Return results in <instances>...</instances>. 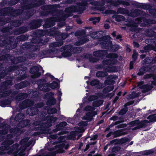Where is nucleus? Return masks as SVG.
Masks as SVG:
<instances>
[{
    "mask_svg": "<svg viewBox=\"0 0 156 156\" xmlns=\"http://www.w3.org/2000/svg\"><path fill=\"white\" fill-rule=\"evenodd\" d=\"M8 61L12 65H16L20 63V56L15 57L7 53L5 49L0 50V61Z\"/></svg>",
    "mask_w": 156,
    "mask_h": 156,
    "instance_id": "obj_1",
    "label": "nucleus"
},
{
    "mask_svg": "<svg viewBox=\"0 0 156 156\" xmlns=\"http://www.w3.org/2000/svg\"><path fill=\"white\" fill-rule=\"evenodd\" d=\"M6 16L10 17L20 16V9L15 10L12 8L8 7L0 9V16Z\"/></svg>",
    "mask_w": 156,
    "mask_h": 156,
    "instance_id": "obj_2",
    "label": "nucleus"
},
{
    "mask_svg": "<svg viewBox=\"0 0 156 156\" xmlns=\"http://www.w3.org/2000/svg\"><path fill=\"white\" fill-rule=\"evenodd\" d=\"M93 33L94 34H93L92 35H94L95 36L94 38L95 39H98L102 48L104 49H107L108 50L111 45H112V42L110 40H108L107 36L102 35V36L99 37L98 35V33L97 32Z\"/></svg>",
    "mask_w": 156,
    "mask_h": 156,
    "instance_id": "obj_3",
    "label": "nucleus"
},
{
    "mask_svg": "<svg viewBox=\"0 0 156 156\" xmlns=\"http://www.w3.org/2000/svg\"><path fill=\"white\" fill-rule=\"evenodd\" d=\"M17 43L15 40L14 36H9L6 39L2 41L0 44L1 46H5L6 49L9 50H12L16 48Z\"/></svg>",
    "mask_w": 156,
    "mask_h": 156,
    "instance_id": "obj_4",
    "label": "nucleus"
},
{
    "mask_svg": "<svg viewBox=\"0 0 156 156\" xmlns=\"http://www.w3.org/2000/svg\"><path fill=\"white\" fill-rule=\"evenodd\" d=\"M49 87L52 89L59 88L60 85L56 81H54L51 83L49 84L48 83H44L40 84L38 86L39 89L44 92H47L50 90Z\"/></svg>",
    "mask_w": 156,
    "mask_h": 156,
    "instance_id": "obj_5",
    "label": "nucleus"
},
{
    "mask_svg": "<svg viewBox=\"0 0 156 156\" xmlns=\"http://www.w3.org/2000/svg\"><path fill=\"white\" fill-rule=\"evenodd\" d=\"M10 122H12L11 124L12 126L15 125L13 124V122H16L17 127L11 128L9 130L10 132L12 134H16L17 133H20V113L17 114L14 117L12 115L10 118Z\"/></svg>",
    "mask_w": 156,
    "mask_h": 156,
    "instance_id": "obj_6",
    "label": "nucleus"
},
{
    "mask_svg": "<svg viewBox=\"0 0 156 156\" xmlns=\"http://www.w3.org/2000/svg\"><path fill=\"white\" fill-rule=\"evenodd\" d=\"M59 51L62 52L61 55L58 56L59 58H61L62 57L64 58L69 57L72 54L73 48L70 44L62 46L60 49Z\"/></svg>",
    "mask_w": 156,
    "mask_h": 156,
    "instance_id": "obj_7",
    "label": "nucleus"
},
{
    "mask_svg": "<svg viewBox=\"0 0 156 156\" xmlns=\"http://www.w3.org/2000/svg\"><path fill=\"white\" fill-rule=\"evenodd\" d=\"M51 36L55 37V40L59 42H62L63 44V40L66 39V37L63 38V35L59 31H58L55 27L51 29L49 32Z\"/></svg>",
    "mask_w": 156,
    "mask_h": 156,
    "instance_id": "obj_8",
    "label": "nucleus"
},
{
    "mask_svg": "<svg viewBox=\"0 0 156 156\" xmlns=\"http://www.w3.org/2000/svg\"><path fill=\"white\" fill-rule=\"evenodd\" d=\"M58 18L57 17H51L47 18L44 20L45 23L43 25L44 29L52 27L55 25V22L58 21Z\"/></svg>",
    "mask_w": 156,
    "mask_h": 156,
    "instance_id": "obj_9",
    "label": "nucleus"
},
{
    "mask_svg": "<svg viewBox=\"0 0 156 156\" xmlns=\"http://www.w3.org/2000/svg\"><path fill=\"white\" fill-rule=\"evenodd\" d=\"M43 20L36 19L32 20L28 24V27L30 30L36 29L40 27L42 25Z\"/></svg>",
    "mask_w": 156,
    "mask_h": 156,
    "instance_id": "obj_10",
    "label": "nucleus"
},
{
    "mask_svg": "<svg viewBox=\"0 0 156 156\" xmlns=\"http://www.w3.org/2000/svg\"><path fill=\"white\" fill-rule=\"evenodd\" d=\"M44 1L41 0L37 1L36 2H32L30 3H27L23 6L24 9L30 10V9L34 8L37 7L42 5Z\"/></svg>",
    "mask_w": 156,
    "mask_h": 156,
    "instance_id": "obj_11",
    "label": "nucleus"
},
{
    "mask_svg": "<svg viewBox=\"0 0 156 156\" xmlns=\"http://www.w3.org/2000/svg\"><path fill=\"white\" fill-rule=\"evenodd\" d=\"M19 144H16L13 145L10 149L8 151V154H12V156H20V148H18Z\"/></svg>",
    "mask_w": 156,
    "mask_h": 156,
    "instance_id": "obj_12",
    "label": "nucleus"
},
{
    "mask_svg": "<svg viewBox=\"0 0 156 156\" xmlns=\"http://www.w3.org/2000/svg\"><path fill=\"white\" fill-rule=\"evenodd\" d=\"M39 68L37 66H34L30 69V72L31 74H33L31 76L32 78H37L40 77L41 75V72H39Z\"/></svg>",
    "mask_w": 156,
    "mask_h": 156,
    "instance_id": "obj_13",
    "label": "nucleus"
},
{
    "mask_svg": "<svg viewBox=\"0 0 156 156\" xmlns=\"http://www.w3.org/2000/svg\"><path fill=\"white\" fill-rule=\"evenodd\" d=\"M138 20L141 22H143L147 26H149L151 24H154L156 23V21L154 20L147 19L144 17H141L137 18Z\"/></svg>",
    "mask_w": 156,
    "mask_h": 156,
    "instance_id": "obj_14",
    "label": "nucleus"
},
{
    "mask_svg": "<svg viewBox=\"0 0 156 156\" xmlns=\"http://www.w3.org/2000/svg\"><path fill=\"white\" fill-rule=\"evenodd\" d=\"M22 66L20 64V81L25 79L29 77L27 73V69L26 67L22 68Z\"/></svg>",
    "mask_w": 156,
    "mask_h": 156,
    "instance_id": "obj_15",
    "label": "nucleus"
},
{
    "mask_svg": "<svg viewBox=\"0 0 156 156\" xmlns=\"http://www.w3.org/2000/svg\"><path fill=\"white\" fill-rule=\"evenodd\" d=\"M33 102L29 99H26L20 103V110L27 108L33 105Z\"/></svg>",
    "mask_w": 156,
    "mask_h": 156,
    "instance_id": "obj_16",
    "label": "nucleus"
},
{
    "mask_svg": "<svg viewBox=\"0 0 156 156\" xmlns=\"http://www.w3.org/2000/svg\"><path fill=\"white\" fill-rule=\"evenodd\" d=\"M143 12L139 9H132L129 12V16L133 17H135L141 15L144 16Z\"/></svg>",
    "mask_w": 156,
    "mask_h": 156,
    "instance_id": "obj_17",
    "label": "nucleus"
},
{
    "mask_svg": "<svg viewBox=\"0 0 156 156\" xmlns=\"http://www.w3.org/2000/svg\"><path fill=\"white\" fill-rule=\"evenodd\" d=\"M55 52V50L52 49L43 50L40 51L38 54L39 57L43 58L46 57V56L48 54Z\"/></svg>",
    "mask_w": 156,
    "mask_h": 156,
    "instance_id": "obj_18",
    "label": "nucleus"
},
{
    "mask_svg": "<svg viewBox=\"0 0 156 156\" xmlns=\"http://www.w3.org/2000/svg\"><path fill=\"white\" fill-rule=\"evenodd\" d=\"M156 63V57L153 58L151 57H147L142 61V63L145 65H151Z\"/></svg>",
    "mask_w": 156,
    "mask_h": 156,
    "instance_id": "obj_19",
    "label": "nucleus"
},
{
    "mask_svg": "<svg viewBox=\"0 0 156 156\" xmlns=\"http://www.w3.org/2000/svg\"><path fill=\"white\" fill-rule=\"evenodd\" d=\"M39 110L37 108L30 107L28 108L26 112L27 114L29 116H34L38 113Z\"/></svg>",
    "mask_w": 156,
    "mask_h": 156,
    "instance_id": "obj_20",
    "label": "nucleus"
},
{
    "mask_svg": "<svg viewBox=\"0 0 156 156\" xmlns=\"http://www.w3.org/2000/svg\"><path fill=\"white\" fill-rule=\"evenodd\" d=\"M14 96L12 95L10 96V98L7 99H3L0 101V105L3 107L6 106L7 105H10L11 103L12 100L11 99L14 98Z\"/></svg>",
    "mask_w": 156,
    "mask_h": 156,
    "instance_id": "obj_21",
    "label": "nucleus"
},
{
    "mask_svg": "<svg viewBox=\"0 0 156 156\" xmlns=\"http://www.w3.org/2000/svg\"><path fill=\"white\" fill-rule=\"evenodd\" d=\"M107 54V52L105 50H98L94 51L93 55L94 56L97 57H103Z\"/></svg>",
    "mask_w": 156,
    "mask_h": 156,
    "instance_id": "obj_22",
    "label": "nucleus"
},
{
    "mask_svg": "<svg viewBox=\"0 0 156 156\" xmlns=\"http://www.w3.org/2000/svg\"><path fill=\"white\" fill-rule=\"evenodd\" d=\"M31 42L33 44H39L40 45H42L43 44H44L45 41L43 40L42 38H41L39 37H36L34 36V37L32 39Z\"/></svg>",
    "mask_w": 156,
    "mask_h": 156,
    "instance_id": "obj_23",
    "label": "nucleus"
},
{
    "mask_svg": "<svg viewBox=\"0 0 156 156\" xmlns=\"http://www.w3.org/2000/svg\"><path fill=\"white\" fill-rule=\"evenodd\" d=\"M19 91V90L17 91L12 90V91L11 93V94L13 95H16L17 94V95L15 97V99L18 101L17 103V108H16V112H20V93H18Z\"/></svg>",
    "mask_w": 156,
    "mask_h": 156,
    "instance_id": "obj_24",
    "label": "nucleus"
},
{
    "mask_svg": "<svg viewBox=\"0 0 156 156\" xmlns=\"http://www.w3.org/2000/svg\"><path fill=\"white\" fill-rule=\"evenodd\" d=\"M118 62L117 59H106L102 61V64L108 66H112L116 64Z\"/></svg>",
    "mask_w": 156,
    "mask_h": 156,
    "instance_id": "obj_25",
    "label": "nucleus"
},
{
    "mask_svg": "<svg viewBox=\"0 0 156 156\" xmlns=\"http://www.w3.org/2000/svg\"><path fill=\"white\" fill-rule=\"evenodd\" d=\"M20 68V65L18 64L17 66L13 65L11 66H9L7 69L8 72H11L16 70L18 69V77H17V80L19 81H20V70L18 69Z\"/></svg>",
    "mask_w": 156,
    "mask_h": 156,
    "instance_id": "obj_26",
    "label": "nucleus"
},
{
    "mask_svg": "<svg viewBox=\"0 0 156 156\" xmlns=\"http://www.w3.org/2000/svg\"><path fill=\"white\" fill-rule=\"evenodd\" d=\"M12 81L11 80H7L1 83L0 87V90H2L3 91L6 90L8 88L9 85H11Z\"/></svg>",
    "mask_w": 156,
    "mask_h": 156,
    "instance_id": "obj_27",
    "label": "nucleus"
},
{
    "mask_svg": "<svg viewBox=\"0 0 156 156\" xmlns=\"http://www.w3.org/2000/svg\"><path fill=\"white\" fill-rule=\"evenodd\" d=\"M113 136L114 138H116L121 136L122 135H125L127 134V132L124 131L123 129H118L115 131L113 132Z\"/></svg>",
    "mask_w": 156,
    "mask_h": 156,
    "instance_id": "obj_28",
    "label": "nucleus"
},
{
    "mask_svg": "<svg viewBox=\"0 0 156 156\" xmlns=\"http://www.w3.org/2000/svg\"><path fill=\"white\" fill-rule=\"evenodd\" d=\"M34 10H27L24 11L23 13V19L28 20L34 14Z\"/></svg>",
    "mask_w": 156,
    "mask_h": 156,
    "instance_id": "obj_29",
    "label": "nucleus"
},
{
    "mask_svg": "<svg viewBox=\"0 0 156 156\" xmlns=\"http://www.w3.org/2000/svg\"><path fill=\"white\" fill-rule=\"evenodd\" d=\"M89 41L86 37H82L78 38V41L76 42V45L79 46L82 45L83 44L88 42Z\"/></svg>",
    "mask_w": 156,
    "mask_h": 156,
    "instance_id": "obj_30",
    "label": "nucleus"
},
{
    "mask_svg": "<svg viewBox=\"0 0 156 156\" xmlns=\"http://www.w3.org/2000/svg\"><path fill=\"white\" fill-rule=\"evenodd\" d=\"M153 88V86H152L146 84L142 86L141 87L140 89H142V93H145L151 90Z\"/></svg>",
    "mask_w": 156,
    "mask_h": 156,
    "instance_id": "obj_31",
    "label": "nucleus"
},
{
    "mask_svg": "<svg viewBox=\"0 0 156 156\" xmlns=\"http://www.w3.org/2000/svg\"><path fill=\"white\" fill-rule=\"evenodd\" d=\"M147 72H148V71L147 68V65H145L140 68L138 73H137V75L139 76H142Z\"/></svg>",
    "mask_w": 156,
    "mask_h": 156,
    "instance_id": "obj_32",
    "label": "nucleus"
},
{
    "mask_svg": "<svg viewBox=\"0 0 156 156\" xmlns=\"http://www.w3.org/2000/svg\"><path fill=\"white\" fill-rule=\"evenodd\" d=\"M119 4H122L124 5H125L126 6H129L130 5V4L129 2L126 1H124L122 0H119L117 2H113V5L114 6H117Z\"/></svg>",
    "mask_w": 156,
    "mask_h": 156,
    "instance_id": "obj_33",
    "label": "nucleus"
},
{
    "mask_svg": "<svg viewBox=\"0 0 156 156\" xmlns=\"http://www.w3.org/2000/svg\"><path fill=\"white\" fill-rule=\"evenodd\" d=\"M36 128L37 130L40 131L41 134H48L50 133V129L45 127H37Z\"/></svg>",
    "mask_w": 156,
    "mask_h": 156,
    "instance_id": "obj_34",
    "label": "nucleus"
},
{
    "mask_svg": "<svg viewBox=\"0 0 156 156\" xmlns=\"http://www.w3.org/2000/svg\"><path fill=\"white\" fill-rule=\"evenodd\" d=\"M84 58L86 59H88L90 62L93 63L96 62L98 60V58L93 57L90 54H87L85 55Z\"/></svg>",
    "mask_w": 156,
    "mask_h": 156,
    "instance_id": "obj_35",
    "label": "nucleus"
},
{
    "mask_svg": "<svg viewBox=\"0 0 156 156\" xmlns=\"http://www.w3.org/2000/svg\"><path fill=\"white\" fill-rule=\"evenodd\" d=\"M105 70L108 73L117 72L118 71L117 67L115 66L110 67L108 66L106 67Z\"/></svg>",
    "mask_w": 156,
    "mask_h": 156,
    "instance_id": "obj_36",
    "label": "nucleus"
},
{
    "mask_svg": "<svg viewBox=\"0 0 156 156\" xmlns=\"http://www.w3.org/2000/svg\"><path fill=\"white\" fill-rule=\"evenodd\" d=\"M117 12L123 15H128L129 16V11L125 8L120 7L117 9Z\"/></svg>",
    "mask_w": 156,
    "mask_h": 156,
    "instance_id": "obj_37",
    "label": "nucleus"
},
{
    "mask_svg": "<svg viewBox=\"0 0 156 156\" xmlns=\"http://www.w3.org/2000/svg\"><path fill=\"white\" fill-rule=\"evenodd\" d=\"M56 102V99L54 96L49 98L46 102V104L48 106H52L55 105Z\"/></svg>",
    "mask_w": 156,
    "mask_h": 156,
    "instance_id": "obj_38",
    "label": "nucleus"
},
{
    "mask_svg": "<svg viewBox=\"0 0 156 156\" xmlns=\"http://www.w3.org/2000/svg\"><path fill=\"white\" fill-rule=\"evenodd\" d=\"M14 143V141L12 140L6 139L3 142L2 145L6 146L9 149V146L13 144Z\"/></svg>",
    "mask_w": 156,
    "mask_h": 156,
    "instance_id": "obj_39",
    "label": "nucleus"
},
{
    "mask_svg": "<svg viewBox=\"0 0 156 156\" xmlns=\"http://www.w3.org/2000/svg\"><path fill=\"white\" fill-rule=\"evenodd\" d=\"M76 6L73 5L65 9V11L67 12L71 13L76 12Z\"/></svg>",
    "mask_w": 156,
    "mask_h": 156,
    "instance_id": "obj_40",
    "label": "nucleus"
},
{
    "mask_svg": "<svg viewBox=\"0 0 156 156\" xmlns=\"http://www.w3.org/2000/svg\"><path fill=\"white\" fill-rule=\"evenodd\" d=\"M30 120L28 119L24 120L23 122L20 121V128L29 127L30 125Z\"/></svg>",
    "mask_w": 156,
    "mask_h": 156,
    "instance_id": "obj_41",
    "label": "nucleus"
},
{
    "mask_svg": "<svg viewBox=\"0 0 156 156\" xmlns=\"http://www.w3.org/2000/svg\"><path fill=\"white\" fill-rule=\"evenodd\" d=\"M108 75V73L106 72L102 71H98L96 74V76L98 78L104 77Z\"/></svg>",
    "mask_w": 156,
    "mask_h": 156,
    "instance_id": "obj_42",
    "label": "nucleus"
},
{
    "mask_svg": "<svg viewBox=\"0 0 156 156\" xmlns=\"http://www.w3.org/2000/svg\"><path fill=\"white\" fill-rule=\"evenodd\" d=\"M102 101L101 100H98L94 101L92 103V105L94 107H98L102 104Z\"/></svg>",
    "mask_w": 156,
    "mask_h": 156,
    "instance_id": "obj_43",
    "label": "nucleus"
},
{
    "mask_svg": "<svg viewBox=\"0 0 156 156\" xmlns=\"http://www.w3.org/2000/svg\"><path fill=\"white\" fill-rule=\"evenodd\" d=\"M119 48V45L117 44L113 45L112 43V45H111L108 50L111 52H115L117 51Z\"/></svg>",
    "mask_w": 156,
    "mask_h": 156,
    "instance_id": "obj_44",
    "label": "nucleus"
},
{
    "mask_svg": "<svg viewBox=\"0 0 156 156\" xmlns=\"http://www.w3.org/2000/svg\"><path fill=\"white\" fill-rule=\"evenodd\" d=\"M30 84V82L28 81L25 80L23 82H20V89L29 86Z\"/></svg>",
    "mask_w": 156,
    "mask_h": 156,
    "instance_id": "obj_45",
    "label": "nucleus"
},
{
    "mask_svg": "<svg viewBox=\"0 0 156 156\" xmlns=\"http://www.w3.org/2000/svg\"><path fill=\"white\" fill-rule=\"evenodd\" d=\"M12 30V27H7L2 28L0 31L2 33H9L11 30Z\"/></svg>",
    "mask_w": 156,
    "mask_h": 156,
    "instance_id": "obj_46",
    "label": "nucleus"
},
{
    "mask_svg": "<svg viewBox=\"0 0 156 156\" xmlns=\"http://www.w3.org/2000/svg\"><path fill=\"white\" fill-rule=\"evenodd\" d=\"M118 55L115 53H110L107 55L106 57L111 59H116L118 58Z\"/></svg>",
    "mask_w": 156,
    "mask_h": 156,
    "instance_id": "obj_47",
    "label": "nucleus"
},
{
    "mask_svg": "<svg viewBox=\"0 0 156 156\" xmlns=\"http://www.w3.org/2000/svg\"><path fill=\"white\" fill-rule=\"evenodd\" d=\"M29 94H31V96L33 98H37L39 95V92L33 89L30 90Z\"/></svg>",
    "mask_w": 156,
    "mask_h": 156,
    "instance_id": "obj_48",
    "label": "nucleus"
},
{
    "mask_svg": "<svg viewBox=\"0 0 156 156\" xmlns=\"http://www.w3.org/2000/svg\"><path fill=\"white\" fill-rule=\"evenodd\" d=\"M147 35L149 37H153L156 35V33L151 29H148L146 31Z\"/></svg>",
    "mask_w": 156,
    "mask_h": 156,
    "instance_id": "obj_49",
    "label": "nucleus"
},
{
    "mask_svg": "<svg viewBox=\"0 0 156 156\" xmlns=\"http://www.w3.org/2000/svg\"><path fill=\"white\" fill-rule=\"evenodd\" d=\"M114 89L113 86H107L103 90V92L104 94H106L108 92L112 91Z\"/></svg>",
    "mask_w": 156,
    "mask_h": 156,
    "instance_id": "obj_50",
    "label": "nucleus"
},
{
    "mask_svg": "<svg viewBox=\"0 0 156 156\" xmlns=\"http://www.w3.org/2000/svg\"><path fill=\"white\" fill-rule=\"evenodd\" d=\"M150 78H152L153 80L156 79V74H154L150 73L149 74H147L144 75V78L145 79Z\"/></svg>",
    "mask_w": 156,
    "mask_h": 156,
    "instance_id": "obj_51",
    "label": "nucleus"
},
{
    "mask_svg": "<svg viewBox=\"0 0 156 156\" xmlns=\"http://www.w3.org/2000/svg\"><path fill=\"white\" fill-rule=\"evenodd\" d=\"M38 45H33V44L32 43L28 51L31 52H35L38 49Z\"/></svg>",
    "mask_w": 156,
    "mask_h": 156,
    "instance_id": "obj_52",
    "label": "nucleus"
},
{
    "mask_svg": "<svg viewBox=\"0 0 156 156\" xmlns=\"http://www.w3.org/2000/svg\"><path fill=\"white\" fill-rule=\"evenodd\" d=\"M63 45V43L62 42H59L58 41L57 42H54L50 44L49 45L50 47L52 48H55L59 46H61Z\"/></svg>",
    "mask_w": 156,
    "mask_h": 156,
    "instance_id": "obj_53",
    "label": "nucleus"
},
{
    "mask_svg": "<svg viewBox=\"0 0 156 156\" xmlns=\"http://www.w3.org/2000/svg\"><path fill=\"white\" fill-rule=\"evenodd\" d=\"M148 120H145L141 122L139 121L138 126H140V128H142L145 127L147 126V123H148Z\"/></svg>",
    "mask_w": 156,
    "mask_h": 156,
    "instance_id": "obj_54",
    "label": "nucleus"
},
{
    "mask_svg": "<svg viewBox=\"0 0 156 156\" xmlns=\"http://www.w3.org/2000/svg\"><path fill=\"white\" fill-rule=\"evenodd\" d=\"M41 9L42 10L44 11H50L52 9V6L51 5H45L41 6Z\"/></svg>",
    "mask_w": 156,
    "mask_h": 156,
    "instance_id": "obj_55",
    "label": "nucleus"
},
{
    "mask_svg": "<svg viewBox=\"0 0 156 156\" xmlns=\"http://www.w3.org/2000/svg\"><path fill=\"white\" fill-rule=\"evenodd\" d=\"M79 133H70V135L68 137V138L69 140H75L76 139V136Z\"/></svg>",
    "mask_w": 156,
    "mask_h": 156,
    "instance_id": "obj_56",
    "label": "nucleus"
},
{
    "mask_svg": "<svg viewBox=\"0 0 156 156\" xmlns=\"http://www.w3.org/2000/svg\"><path fill=\"white\" fill-rule=\"evenodd\" d=\"M54 93L52 92H50L45 94L44 96V99H47L48 100L49 98L54 96Z\"/></svg>",
    "mask_w": 156,
    "mask_h": 156,
    "instance_id": "obj_57",
    "label": "nucleus"
},
{
    "mask_svg": "<svg viewBox=\"0 0 156 156\" xmlns=\"http://www.w3.org/2000/svg\"><path fill=\"white\" fill-rule=\"evenodd\" d=\"M147 68L149 72H153L156 71V66H151V65H146Z\"/></svg>",
    "mask_w": 156,
    "mask_h": 156,
    "instance_id": "obj_58",
    "label": "nucleus"
},
{
    "mask_svg": "<svg viewBox=\"0 0 156 156\" xmlns=\"http://www.w3.org/2000/svg\"><path fill=\"white\" fill-rule=\"evenodd\" d=\"M83 49V48L81 47H75L73 48V51L75 53H79L82 51Z\"/></svg>",
    "mask_w": 156,
    "mask_h": 156,
    "instance_id": "obj_59",
    "label": "nucleus"
},
{
    "mask_svg": "<svg viewBox=\"0 0 156 156\" xmlns=\"http://www.w3.org/2000/svg\"><path fill=\"white\" fill-rule=\"evenodd\" d=\"M85 9L82 6H76V12H77L79 14H81Z\"/></svg>",
    "mask_w": 156,
    "mask_h": 156,
    "instance_id": "obj_60",
    "label": "nucleus"
},
{
    "mask_svg": "<svg viewBox=\"0 0 156 156\" xmlns=\"http://www.w3.org/2000/svg\"><path fill=\"white\" fill-rule=\"evenodd\" d=\"M29 29H30V28L28 27V25L27 26H24L20 27V34L24 33L27 31Z\"/></svg>",
    "mask_w": 156,
    "mask_h": 156,
    "instance_id": "obj_61",
    "label": "nucleus"
},
{
    "mask_svg": "<svg viewBox=\"0 0 156 156\" xmlns=\"http://www.w3.org/2000/svg\"><path fill=\"white\" fill-rule=\"evenodd\" d=\"M151 6L149 4H142L141 8L145 10L151 9Z\"/></svg>",
    "mask_w": 156,
    "mask_h": 156,
    "instance_id": "obj_62",
    "label": "nucleus"
},
{
    "mask_svg": "<svg viewBox=\"0 0 156 156\" xmlns=\"http://www.w3.org/2000/svg\"><path fill=\"white\" fill-rule=\"evenodd\" d=\"M100 83L99 80L97 79H94L92 80L90 83V85L91 86H95L98 85Z\"/></svg>",
    "mask_w": 156,
    "mask_h": 156,
    "instance_id": "obj_63",
    "label": "nucleus"
},
{
    "mask_svg": "<svg viewBox=\"0 0 156 156\" xmlns=\"http://www.w3.org/2000/svg\"><path fill=\"white\" fill-rule=\"evenodd\" d=\"M147 119L150 120V122H152L156 120V114L149 115L147 117Z\"/></svg>",
    "mask_w": 156,
    "mask_h": 156,
    "instance_id": "obj_64",
    "label": "nucleus"
}]
</instances>
